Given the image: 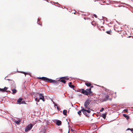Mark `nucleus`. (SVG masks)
<instances>
[{
  "label": "nucleus",
  "instance_id": "47",
  "mask_svg": "<svg viewBox=\"0 0 133 133\" xmlns=\"http://www.w3.org/2000/svg\"><path fill=\"white\" fill-rule=\"evenodd\" d=\"M54 3H56L57 5H60V4H59V3H57H57H55L54 2Z\"/></svg>",
  "mask_w": 133,
  "mask_h": 133
},
{
  "label": "nucleus",
  "instance_id": "48",
  "mask_svg": "<svg viewBox=\"0 0 133 133\" xmlns=\"http://www.w3.org/2000/svg\"><path fill=\"white\" fill-rule=\"evenodd\" d=\"M18 122L19 123V122H20L21 121V120L20 119H18V120H17Z\"/></svg>",
  "mask_w": 133,
  "mask_h": 133
},
{
  "label": "nucleus",
  "instance_id": "46",
  "mask_svg": "<svg viewBox=\"0 0 133 133\" xmlns=\"http://www.w3.org/2000/svg\"><path fill=\"white\" fill-rule=\"evenodd\" d=\"M90 86V88H91H91H93V87H94V86L93 85H91Z\"/></svg>",
  "mask_w": 133,
  "mask_h": 133
},
{
  "label": "nucleus",
  "instance_id": "41",
  "mask_svg": "<svg viewBox=\"0 0 133 133\" xmlns=\"http://www.w3.org/2000/svg\"><path fill=\"white\" fill-rule=\"evenodd\" d=\"M126 118V119H127V120H128V119H129V116H127V117Z\"/></svg>",
  "mask_w": 133,
  "mask_h": 133
},
{
  "label": "nucleus",
  "instance_id": "26",
  "mask_svg": "<svg viewBox=\"0 0 133 133\" xmlns=\"http://www.w3.org/2000/svg\"><path fill=\"white\" fill-rule=\"evenodd\" d=\"M103 27H104L103 26H102L101 27V29L99 28V30L100 29L101 30H102L103 31H104L105 30V29L103 28Z\"/></svg>",
  "mask_w": 133,
  "mask_h": 133
},
{
  "label": "nucleus",
  "instance_id": "58",
  "mask_svg": "<svg viewBox=\"0 0 133 133\" xmlns=\"http://www.w3.org/2000/svg\"><path fill=\"white\" fill-rule=\"evenodd\" d=\"M131 37V36H129L128 37Z\"/></svg>",
  "mask_w": 133,
  "mask_h": 133
},
{
  "label": "nucleus",
  "instance_id": "45",
  "mask_svg": "<svg viewBox=\"0 0 133 133\" xmlns=\"http://www.w3.org/2000/svg\"><path fill=\"white\" fill-rule=\"evenodd\" d=\"M130 129H131V128H128L127 130H126L127 131V130H130Z\"/></svg>",
  "mask_w": 133,
  "mask_h": 133
},
{
  "label": "nucleus",
  "instance_id": "4",
  "mask_svg": "<svg viewBox=\"0 0 133 133\" xmlns=\"http://www.w3.org/2000/svg\"><path fill=\"white\" fill-rule=\"evenodd\" d=\"M91 100L89 99L88 98L85 101L84 103V106L85 108H87L88 106L90 104V103L91 102Z\"/></svg>",
  "mask_w": 133,
  "mask_h": 133
},
{
  "label": "nucleus",
  "instance_id": "31",
  "mask_svg": "<svg viewBox=\"0 0 133 133\" xmlns=\"http://www.w3.org/2000/svg\"><path fill=\"white\" fill-rule=\"evenodd\" d=\"M104 110V109L103 108H101V109L100 110V111L101 112H102Z\"/></svg>",
  "mask_w": 133,
  "mask_h": 133
},
{
  "label": "nucleus",
  "instance_id": "23",
  "mask_svg": "<svg viewBox=\"0 0 133 133\" xmlns=\"http://www.w3.org/2000/svg\"><path fill=\"white\" fill-rule=\"evenodd\" d=\"M40 19L38 18V20L37 21V23L39 25H40L41 26H42V24H41L39 22L40 21Z\"/></svg>",
  "mask_w": 133,
  "mask_h": 133
},
{
  "label": "nucleus",
  "instance_id": "55",
  "mask_svg": "<svg viewBox=\"0 0 133 133\" xmlns=\"http://www.w3.org/2000/svg\"><path fill=\"white\" fill-rule=\"evenodd\" d=\"M107 89H105V91H107Z\"/></svg>",
  "mask_w": 133,
  "mask_h": 133
},
{
  "label": "nucleus",
  "instance_id": "63",
  "mask_svg": "<svg viewBox=\"0 0 133 133\" xmlns=\"http://www.w3.org/2000/svg\"><path fill=\"white\" fill-rule=\"evenodd\" d=\"M120 23H119L118 24L119 25V24Z\"/></svg>",
  "mask_w": 133,
  "mask_h": 133
},
{
  "label": "nucleus",
  "instance_id": "38",
  "mask_svg": "<svg viewBox=\"0 0 133 133\" xmlns=\"http://www.w3.org/2000/svg\"><path fill=\"white\" fill-rule=\"evenodd\" d=\"M93 16L95 17V18H97V16L95 14H94L93 15Z\"/></svg>",
  "mask_w": 133,
  "mask_h": 133
},
{
  "label": "nucleus",
  "instance_id": "35",
  "mask_svg": "<svg viewBox=\"0 0 133 133\" xmlns=\"http://www.w3.org/2000/svg\"><path fill=\"white\" fill-rule=\"evenodd\" d=\"M123 111H125V112H128V109H124Z\"/></svg>",
  "mask_w": 133,
  "mask_h": 133
},
{
  "label": "nucleus",
  "instance_id": "9",
  "mask_svg": "<svg viewBox=\"0 0 133 133\" xmlns=\"http://www.w3.org/2000/svg\"><path fill=\"white\" fill-rule=\"evenodd\" d=\"M8 76H6L4 78V79L5 80H8V81H11V83H12V85L13 86V87H14L15 88V83L14 82V81H13L12 80H11L10 79H7L6 78L7 77H8Z\"/></svg>",
  "mask_w": 133,
  "mask_h": 133
},
{
  "label": "nucleus",
  "instance_id": "2",
  "mask_svg": "<svg viewBox=\"0 0 133 133\" xmlns=\"http://www.w3.org/2000/svg\"><path fill=\"white\" fill-rule=\"evenodd\" d=\"M67 77H68V76L60 77L59 79L56 80V81H57V82L56 83H55V85H58L60 84V82L63 83L64 84L66 82L65 79H66V80H68L69 79V78H67Z\"/></svg>",
  "mask_w": 133,
  "mask_h": 133
},
{
  "label": "nucleus",
  "instance_id": "34",
  "mask_svg": "<svg viewBox=\"0 0 133 133\" xmlns=\"http://www.w3.org/2000/svg\"><path fill=\"white\" fill-rule=\"evenodd\" d=\"M102 18H104L105 20V21H108L107 18H106L105 17H103V16H102Z\"/></svg>",
  "mask_w": 133,
  "mask_h": 133
},
{
  "label": "nucleus",
  "instance_id": "40",
  "mask_svg": "<svg viewBox=\"0 0 133 133\" xmlns=\"http://www.w3.org/2000/svg\"><path fill=\"white\" fill-rule=\"evenodd\" d=\"M46 132V130L45 129L43 130V133H45Z\"/></svg>",
  "mask_w": 133,
  "mask_h": 133
},
{
  "label": "nucleus",
  "instance_id": "8",
  "mask_svg": "<svg viewBox=\"0 0 133 133\" xmlns=\"http://www.w3.org/2000/svg\"><path fill=\"white\" fill-rule=\"evenodd\" d=\"M38 93L39 94V100H42L43 102H44L45 101V96H44L43 94L42 93H39V92H38Z\"/></svg>",
  "mask_w": 133,
  "mask_h": 133
},
{
  "label": "nucleus",
  "instance_id": "37",
  "mask_svg": "<svg viewBox=\"0 0 133 133\" xmlns=\"http://www.w3.org/2000/svg\"><path fill=\"white\" fill-rule=\"evenodd\" d=\"M91 89L90 88H89L88 89V92L91 91Z\"/></svg>",
  "mask_w": 133,
  "mask_h": 133
},
{
  "label": "nucleus",
  "instance_id": "17",
  "mask_svg": "<svg viewBox=\"0 0 133 133\" xmlns=\"http://www.w3.org/2000/svg\"><path fill=\"white\" fill-rule=\"evenodd\" d=\"M11 90L12 91V94L13 95L15 94L17 91V90L15 89H12Z\"/></svg>",
  "mask_w": 133,
  "mask_h": 133
},
{
  "label": "nucleus",
  "instance_id": "25",
  "mask_svg": "<svg viewBox=\"0 0 133 133\" xmlns=\"http://www.w3.org/2000/svg\"><path fill=\"white\" fill-rule=\"evenodd\" d=\"M111 30H110L107 31H106V32L108 34L111 35Z\"/></svg>",
  "mask_w": 133,
  "mask_h": 133
},
{
  "label": "nucleus",
  "instance_id": "36",
  "mask_svg": "<svg viewBox=\"0 0 133 133\" xmlns=\"http://www.w3.org/2000/svg\"><path fill=\"white\" fill-rule=\"evenodd\" d=\"M117 105L116 104H113L112 105V107H114V106H117Z\"/></svg>",
  "mask_w": 133,
  "mask_h": 133
},
{
  "label": "nucleus",
  "instance_id": "10",
  "mask_svg": "<svg viewBox=\"0 0 133 133\" xmlns=\"http://www.w3.org/2000/svg\"><path fill=\"white\" fill-rule=\"evenodd\" d=\"M23 100V98L20 97L19 98H18V99L17 101V104H21V102H22V100Z\"/></svg>",
  "mask_w": 133,
  "mask_h": 133
},
{
  "label": "nucleus",
  "instance_id": "14",
  "mask_svg": "<svg viewBox=\"0 0 133 133\" xmlns=\"http://www.w3.org/2000/svg\"><path fill=\"white\" fill-rule=\"evenodd\" d=\"M92 91L86 92V93L85 94V95H87L88 94H89L90 96H92L93 95L92 94Z\"/></svg>",
  "mask_w": 133,
  "mask_h": 133
},
{
  "label": "nucleus",
  "instance_id": "15",
  "mask_svg": "<svg viewBox=\"0 0 133 133\" xmlns=\"http://www.w3.org/2000/svg\"><path fill=\"white\" fill-rule=\"evenodd\" d=\"M69 86L71 88L73 89H74V88L75 87V86L74 85L72 84V83L71 82H70L68 84Z\"/></svg>",
  "mask_w": 133,
  "mask_h": 133
},
{
  "label": "nucleus",
  "instance_id": "12",
  "mask_svg": "<svg viewBox=\"0 0 133 133\" xmlns=\"http://www.w3.org/2000/svg\"><path fill=\"white\" fill-rule=\"evenodd\" d=\"M54 104V106L58 110V111H59L61 110V109L58 107V105L56 103H55L54 102H53Z\"/></svg>",
  "mask_w": 133,
  "mask_h": 133
},
{
  "label": "nucleus",
  "instance_id": "20",
  "mask_svg": "<svg viewBox=\"0 0 133 133\" xmlns=\"http://www.w3.org/2000/svg\"><path fill=\"white\" fill-rule=\"evenodd\" d=\"M37 93H38L33 92L31 93V95L32 96L34 95V97H35L36 96V94Z\"/></svg>",
  "mask_w": 133,
  "mask_h": 133
},
{
  "label": "nucleus",
  "instance_id": "64",
  "mask_svg": "<svg viewBox=\"0 0 133 133\" xmlns=\"http://www.w3.org/2000/svg\"><path fill=\"white\" fill-rule=\"evenodd\" d=\"M110 24H111V22H110Z\"/></svg>",
  "mask_w": 133,
  "mask_h": 133
},
{
  "label": "nucleus",
  "instance_id": "53",
  "mask_svg": "<svg viewBox=\"0 0 133 133\" xmlns=\"http://www.w3.org/2000/svg\"><path fill=\"white\" fill-rule=\"evenodd\" d=\"M76 13V11H75V12L74 13V14H75Z\"/></svg>",
  "mask_w": 133,
  "mask_h": 133
},
{
  "label": "nucleus",
  "instance_id": "16",
  "mask_svg": "<svg viewBox=\"0 0 133 133\" xmlns=\"http://www.w3.org/2000/svg\"><path fill=\"white\" fill-rule=\"evenodd\" d=\"M85 109H86L87 112L88 113H90L91 112V111L92 110L90 109L89 107H87V108H85Z\"/></svg>",
  "mask_w": 133,
  "mask_h": 133
},
{
  "label": "nucleus",
  "instance_id": "27",
  "mask_svg": "<svg viewBox=\"0 0 133 133\" xmlns=\"http://www.w3.org/2000/svg\"><path fill=\"white\" fill-rule=\"evenodd\" d=\"M35 101L36 102H38L39 101V99H38L37 97H36L35 98Z\"/></svg>",
  "mask_w": 133,
  "mask_h": 133
},
{
  "label": "nucleus",
  "instance_id": "13",
  "mask_svg": "<svg viewBox=\"0 0 133 133\" xmlns=\"http://www.w3.org/2000/svg\"><path fill=\"white\" fill-rule=\"evenodd\" d=\"M105 98L103 99L102 102L106 101H107L109 96L108 95H106L105 96Z\"/></svg>",
  "mask_w": 133,
  "mask_h": 133
},
{
  "label": "nucleus",
  "instance_id": "59",
  "mask_svg": "<svg viewBox=\"0 0 133 133\" xmlns=\"http://www.w3.org/2000/svg\"><path fill=\"white\" fill-rule=\"evenodd\" d=\"M109 99H110V100H111V98H109Z\"/></svg>",
  "mask_w": 133,
  "mask_h": 133
},
{
  "label": "nucleus",
  "instance_id": "30",
  "mask_svg": "<svg viewBox=\"0 0 133 133\" xmlns=\"http://www.w3.org/2000/svg\"><path fill=\"white\" fill-rule=\"evenodd\" d=\"M36 123V122L35 121L34 122H33V124H32V127Z\"/></svg>",
  "mask_w": 133,
  "mask_h": 133
},
{
  "label": "nucleus",
  "instance_id": "57",
  "mask_svg": "<svg viewBox=\"0 0 133 133\" xmlns=\"http://www.w3.org/2000/svg\"><path fill=\"white\" fill-rule=\"evenodd\" d=\"M123 4H126L125 3H123Z\"/></svg>",
  "mask_w": 133,
  "mask_h": 133
},
{
  "label": "nucleus",
  "instance_id": "3",
  "mask_svg": "<svg viewBox=\"0 0 133 133\" xmlns=\"http://www.w3.org/2000/svg\"><path fill=\"white\" fill-rule=\"evenodd\" d=\"M32 124L30 123L27 125L25 128V132H28L32 128Z\"/></svg>",
  "mask_w": 133,
  "mask_h": 133
},
{
  "label": "nucleus",
  "instance_id": "33",
  "mask_svg": "<svg viewBox=\"0 0 133 133\" xmlns=\"http://www.w3.org/2000/svg\"><path fill=\"white\" fill-rule=\"evenodd\" d=\"M15 123L17 125H18L19 124V123L18 122V121L17 120L16 121H15Z\"/></svg>",
  "mask_w": 133,
  "mask_h": 133
},
{
  "label": "nucleus",
  "instance_id": "28",
  "mask_svg": "<svg viewBox=\"0 0 133 133\" xmlns=\"http://www.w3.org/2000/svg\"><path fill=\"white\" fill-rule=\"evenodd\" d=\"M75 91L77 92H81L82 91V90L81 89H78V90H75Z\"/></svg>",
  "mask_w": 133,
  "mask_h": 133
},
{
  "label": "nucleus",
  "instance_id": "56",
  "mask_svg": "<svg viewBox=\"0 0 133 133\" xmlns=\"http://www.w3.org/2000/svg\"><path fill=\"white\" fill-rule=\"evenodd\" d=\"M84 19H85V18H84Z\"/></svg>",
  "mask_w": 133,
  "mask_h": 133
},
{
  "label": "nucleus",
  "instance_id": "1",
  "mask_svg": "<svg viewBox=\"0 0 133 133\" xmlns=\"http://www.w3.org/2000/svg\"><path fill=\"white\" fill-rule=\"evenodd\" d=\"M37 78L38 79H41L42 81H44L46 82L52 83L55 85V83H56L57 82V81H56V80L49 78L46 77H38Z\"/></svg>",
  "mask_w": 133,
  "mask_h": 133
},
{
  "label": "nucleus",
  "instance_id": "5",
  "mask_svg": "<svg viewBox=\"0 0 133 133\" xmlns=\"http://www.w3.org/2000/svg\"><path fill=\"white\" fill-rule=\"evenodd\" d=\"M82 109V111L83 114L85 115V116L87 117H90L89 115L87 113L86 109L82 107H81Z\"/></svg>",
  "mask_w": 133,
  "mask_h": 133
},
{
  "label": "nucleus",
  "instance_id": "6",
  "mask_svg": "<svg viewBox=\"0 0 133 133\" xmlns=\"http://www.w3.org/2000/svg\"><path fill=\"white\" fill-rule=\"evenodd\" d=\"M52 121L58 126H60L62 125V122L59 120L53 119Z\"/></svg>",
  "mask_w": 133,
  "mask_h": 133
},
{
  "label": "nucleus",
  "instance_id": "42",
  "mask_svg": "<svg viewBox=\"0 0 133 133\" xmlns=\"http://www.w3.org/2000/svg\"><path fill=\"white\" fill-rule=\"evenodd\" d=\"M71 131L72 132H74V131H75V130H73L72 129H71Z\"/></svg>",
  "mask_w": 133,
  "mask_h": 133
},
{
  "label": "nucleus",
  "instance_id": "54",
  "mask_svg": "<svg viewBox=\"0 0 133 133\" xmlns=\"http://www.w3.org/2000/svg\"><path fill=\"white\" fill-rule=\"evenodd\" d=\"M121 6H120V5H118V6L119 7H121Z\"/></svg>",
  "mask_w": 133,
  "mask_h": 133
},
{
  "label": "nucleus",
  "instance_id": "51",
  "mask_svg": "<svg viewBox=\"0 0 133 133\" xmlns=\"http://www.w3.org/2000/svg\"><path fill=\"white\" fill-rule=\"evenodd\" d=\"M91 24L92 25H94V24L92 23V22L91 23Z\"/></svg>",
  "mask_w": 133,
  "mask_h": 133
},
{
  "label": "nucleus",
  "instance_id": "61",
  "mask_svg": "<svg viewBox=\"0 0 133 133\" xmlns=\"http://www.w3.org/2000/svg\"><path fill=\"white\" fill-rule=\"evenodd\" d=\"M68 124H69V122H68Z\"/></svg>",
  "mask_w": 133,
  "mask_h": 133
},
{
  "label": "nucleus",
  "instance_id": "49",
  "mask_svg": "<svg viewBox=\"0 0 133 133\" xmlns=\"http://www.w3.org/2000/svg\"><path fill=\"white\" fill-rule=\"evenodd\" d=\"M23 104H27V103L25 102H24V103Z\"/></svg>",
  "mask_w": 133,
  "mask_h": 133
},
{
  "label": "nucleus",
  "instance_id": "43",
  "mask_svg": "<svg viewBox=\"0 0 133 133\" xmlns=\"http://www.w3.org/2000/svg\"><path fill=\"white\" fill-rule=\"evenodd\" d=\"M82 95L81 94H78V96H81Z\"/></svg>",
  "mask_w": 133,
  "mask_h": 133
},
{
  "label": "nucleus",
  "instance_id": "24",
  "mask_svg": "<svg viewBox=\"0 0 133 133\" xmlns=\"http://www.w3.org/2000/svg\"><path fill=\"white\" fill-rule=\"evenodd\" d=\"M82 109L81 110H79V111H78L77 114L78 115H79L80 116H81V112L82 111Z\"/></svg>",
  "mask_w": 133,
  "mask_h": 133
},
{
  "label": "nucleus",
  "instance_id": "11",
  "mask_svg": "<svg viewBox=\"0 0 133 133\" xmlns=\"http://www.w3.org/2000/svg\"><path fill=\"white\" fill-rule=\"evenodd\" d=\"M81 90H82L81 93L85 95V94L86 93V92L88 91V89H86V90H84V89H82Z\"/></svg>",
  "mask_w": 133,
  "mask_h": 133
},
{
  "label": "nucleus",
  "instance_id": "32",
  "mask_svg": "<svg viewBox=\"0 0 133 133\" xmlns=\"http://www.w3.org/2000/svg\"><path fill=\"white\" fill-rule=\"evenodd\" d=\"M123 116L125 117H126L128 116V115L126 114H123Z\"/></svg>",
  "mask_w": 133,
  "mask_h": 133
},
{
  "label": "nucleus",
  "instance_id": "22",
  "mask_svg": "<svg viewBox=\"0 0 133 133\" xmlns=\"http://www.w3.org/2000/svg\"><path fill=\"white\" fill-rule=\"evenodd\" d=\"M67 110H64L63 111V114L64 115H66L67 112Z\"/></svg>",
  "mask_w": 133,
  "mask_h": 133
},
{
  "label": "nucleus",
  "instance_id": "7",
  "mask_svg": "<svg viewBox=\"0 0 133 133\" xmlns=\"http://www.w3.org/2000/svg\"><path fill=\"white\" fill-rule=\"evenodd\" d=\"M8 88V87H5L3 88H0V92H11L10 91L7 90Z\"/></svg>",
  "mask_w": 133,
  "mask_h": 133
},
{
  "label": "nucleus",
  "instance_id": "29",
  "mask_svg": "<svg viewBox=\"0 0 133 133\" xmlns=\"http://www.w3.org/2000/svg\"><path fill=\"white\" fill-rule=\"evenodd\" d=\"M45 98L47 99H48L50 98V97L48 96H45Z\"/></svg>",
  "mask_w": 133,
  "mask_h": 133
},
{
  "label": "nucleus",
  "instance_id": "18",
  "mask_svg": "<svg viewBox=\"0 0 133 133\" xmlns=\"http://www.w3.org/2000/svg\"><path fill=\"white\" fill-rule=\"evenodd\" d=\"M20 72L24 74L25 75V77L26 76V74L27 75H30V76H31V75L29 73L27 72H25L22 71H20Z\"/></svg>",
  "mask_w": 133,
  "mask_h": 133
},
{
  "label": "nucleus",
  "instance_id": "62",
  "mask_svg": "<svg viewBox=\"0 0 133 133\" xmlns=\"http://www.w3.org/2000/svg\"><path fill=\"white\" fill-rule=\"evenodd\" d=\"M116 22L117 23H118V22L117 21H116Z\"/></svg>",
  "mask_w": 133,
  "mask_h": 133
},
{
  "label": "nucleus",
  "instance_id": "44",
  "mask_svg": "<svg viewBox=\"0 0 133 133\" xmlns=\"http://www.w3.org/2000/svg\"><path fill=\"white\" fill-rule=\"evenodd\" d=\"M130 130L131 132H133V128H131V129H130Z\"/></svg>",
  "mask_w": 133,
  "mask_h": 133
},
{
  "label": "nucleus",
  "instance_id": "19",
  "mask_svg": "<svg viewBox=\"0 0 133 133\" xmlns=\"http://www.w3.org/2000/svg\"><path fill=\"white\" fill-rule=\"evenodd\" d=\"M85 84L87 87H89L91 85V84L90 82H88L85 83Z\"/></svg>",
  "mask_w": 133,
  "mask_h": 133
},
{
  "label": "nucleus",
  "instance_id": "60",
  "mask_svg": "<svg viewBox=\"0 0 133 133\" xmlns=\"http://www.w3.org/2000/svg\"><path fill=\"white\" fill-rule=\"evenodd\" d=\"M102 88H104V87L103 86L102 87Z\"/></svg>",
  "mask_w": 133,
  "mask_h": 133
},
{
  "label": "nucleus",
  "instance_id": "50",
  "mask_svg": "<svg viewBox=\"0 0 133 133\" xmlns=\"http://www.w3.org/2000/svg\"><path fill=\"white\" fill-rule=\"evenodd\" d=\"M106 4L107 5H109L110 4H108V3H107Z\"/></svg>",
  "mask_w": 133,
  "mask_h": 133
},
{
  "label": "nucleus",
  "instance_id": "52",
  "mask_svg": "<svg viewBox=\"0 0 133 133\" xmlns=\"http://www.w3.org/2000/svg\"><path fill=\"white\" fill-rule=\"evenodd\" d=\"M111 0H108V1H109L110 2V1Z\"/></svg>",
  "mask_w": 133,
  "mask_h": 133
},
{
  "label": "nucleus",
  "instance_id": "21",
  "mask_svg": "<svg viewBox=\"0 0 133 133\" xmlns=\"http://www.w3.org/2000/svg\"><path fill=\"white\" fill-rule=\"evenodd\" d=\"M101 116L103 117V118L104 119H105L106 117V113H104L102 114Z\"/></svg>",
  "mask_w": 133,
  "mask_h": 133
},
{
  "label": "nucleus",
  "instance_id": "39",
  "mask_svg": "<svg viewBox=\"0 0 133 133\" xmlns=\"http://www.w3.org/2000/svg\"><path fill=\"white\" fill-rule=\"evenodd\" d=\"M21 102H21L22 103L21 104H23L24 103V102H25L24 100L23 101V100H22V101Z\"/></svg>",
  "mask_w": 133,
  "mask_h": 133
}]
</instances>
